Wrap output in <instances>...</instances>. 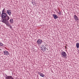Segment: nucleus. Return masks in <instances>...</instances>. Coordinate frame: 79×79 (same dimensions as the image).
I'll return each mask as SVG.
<instances>
[{"mask_svg":"<svg viewBox=\"0 0 79 79\" xmlns=\"http://www.w3.org/2000/svg\"><path fill=\"white\" fill-rule=\"evenodd\" d=\"M6 79H14L13 77H12V76H7L6 77Z\"/></svg>","mask_w":79,"mask_h":79,"instance_id":"nucleus-9","label":"nucleus"},{"mask_svg":"<svg viewBox=\"0 0 79 79\" xmlns=\"http://www.w3.org/2000/svg\"><path fill=\"white\" fill-rule=\"evenodd\" d=\"M7 15L5 13H2L1 14V16L2 18H5Z\"/></svg>","mask_w":79,"mask_h":79,"instance_id":"nucleus-3","label":"nucleus"},{"mask_svg":"<svg viewBox=\"0 0 79 79\" xmlns=\"http://www.w3.org/2000/svg\"><path fill=\"white\" fill-rule=\"evenodd\" d=\"M38 74L40 76H41V77H45V75L43 73H42L40 72H38Z\"/></svg>","mask_w":79,"mask_h":79,"instance_id":"nucleus-6","label":"nucleus"},{"mask_svg":"<svg viewBox=\"0 0 79 79\" xmlns=\"http://www.w3.org/2000/svg\"><path fill=\"white\" fill-rule=\"evenodd\" d=\"M6 24V26H9V23H5Z\"/></svg>","mask_w":79,"mask_h":79,"instance_id":"nucleus-18","label":"nucleus"},{"mask_svg":"<svg viewBox=\"0 0 79 79\" xmlns=\"http://www.w3.org/2000/svg\"><path fill=\"white\" fill-rule=\"evenodd\" d=\"M58 14L59 15H61V12L59 11V12H58Z\"/></svg>","mask_w":79,"mask_h":79,"instance_id":"nucleus-16","label":"nucleus"},{"mask_svg":"<svg viewBox=\"0 0 79 79\" xmlns=\"http://www.w3.org/2000/svg\"><path fill=\"white\" fill-rule=\"evenodd\" d=\"M74 18L75 19L76 21H77L78 20V17L76 15L74 16Z\"/></svg>","mask_w":79,"mask_h":79,"instance_id":"nucleus-11","label":"nucleus"},{"mask_svg":"<svg viewBox=\"0 0 79 79\" xmlns=\"http://www.w3.org/2000/svg\"><path fill=\"white\" fill-rule=\"evenodd\" d=\"M53 16L54 18V19H56L57 18H58V16L57 15L55 14H53Z\"/></svg>","mask_w":79,"mask_h":79,"instance_id":"nucleus-8","label":"nucleus"},{"mask_svg":"<svg viewBox=\"0 0 79 79\" xmlns=\"http://www.w3.org/2000/svg\"><path fill=\"white\" fill-rule=\"evenodd\" d=\"M10 23H13V19H10Z\"/></svg>","mask_w":79,"mask_h":79,"instance_id":"nucleus-13","label":"nucleus"},{"mask_svg":"<svg viewBox=\"0 0 79 79\" xmlns=\"http://www.w3.org/2000/svg\"><path fill=\"white\" fill-rule=\"evenodd\" d=\"M3 44H2V43H1V44H0V45L1 46H3Z\"/></svg>","mask_w":79,"mask_h":79,"instance_id":"nucleus-17","label":"nucleus"},{"mask_svg":"<svg viewBox=\"0 0 79 79\" xmlns=\"http://www.w3.org/2000/svg\"><path fill=\"white\" fill-rule=\"evenodd\" d=\"M42 43V40H41L40 39H39L37 41V44H38V45H40Z\"/></svg>","mask_w":79,"mask_h":79,"instance_id":"nucleus-4","label":"nucleus"},{"mask_svg":"<svg viewBox=\"0 0 79 79\" xmlns=\"http://www.w3.org/2000/svg\"><path fill=\"white\" fill-rule=\"evenodd\" d=\"M6 12V10L4 8V9L2 10V13H5Z\"/></svg>","mask_w":79,"mask_h":79,"instance_id":"nucleus-15","label":"nucleus"},{"mask_svg":"<svg viewBox=\"0 0 79 79\" xmlns=\"http://www.w3.org/2000/svg\"><path fill=\"white\" fill-rule=\"evenodd\" d=\"M61 56L62 57L65 58V57H66V56H67V54H66V53L64 51H63L61 53Z\"/></svg>","mask_w":79,"mask_h":79,"instance_id":"nucleus-1","label":"nucleus"},{"mask_svg":"<svg viewBox=\"0 0 79 79\" xmlns=\"http://www.w3.org/2000/svg\"><path fill=\"white\" fill-rule=\"evenodd\" d=\"M41 49L43 52H45L47 50L46 47L44 45L42 46Z\"/></svg>","mask_w":79,"mask_h":79,"instance_id":"nucleus-2","label":"nucleus"},{"mask_svg":"<svg viewBox=\"0 0 79 79\" xmlns=\"http://www.w3.org/2000/svg\"><path fill=\"white\" fill-rule=\"evenodd\" d=\"M7 13L9 15H11V10H8L7 11Z\"/></svg>","mask_w":79,"mask_h":79,"instance_id":"nucleus-7","label":"nucleus"},{"mask_svg":"<svg viewBox=\"0 0 79 79\" xmlns=\"http://www.w3.org/2000/svg\"><path fill=\"white\" fill-rule=\"evenodd\" d=\"M5 19H6L7 21H8L10 19V17L9 16H8V15H6V17L5 18Z\"/></svg>","mask_w":79,"mask_h":79,"instance_id":"nucleus-12","label":"nucleus"},{"mask_svg":"<svg viewBox=\"0 0 79 79\" xmlns=\"http://www.w3.org/2000/svg\"><path fill=\"white\" fill-rule=\"evenodd\" d=\"M4 53L5 55H7L9 54L8 53V52L6 50L4 52Z\"/></svg>","mask_w":79,"mask_h":79,"instance_id":"nucleus-10","label":"nucleus"},{"mask_svg":"<svg viewBox=\"0 0 79 79\" xmlns=\"http://www.w3.org/2000/svg\"><path fill=\"white\" fill-rule=\"evenodd\" d=\"M0 15H1V12L0 11Z\"/></svg>","mask_w":79,"mask_h":79,"instance_id":"nucleus-19","label":"nucleus"},{"mask_svg":"<svg viewBox=\"0 0 79 79\" xmlns=\"http://www.w3.org/2000/svg\"><path fill=\"white\" fill-rule=\"evenodd\" d=\"M2 23H5V24H6V23H7L8 22V21H7L5 19H3L2 21Z\"/></svg>","mask_w":79,"mask_h":79,"instance_id":"nucleus-5","label":"nucleus"},{"mask_svg":"<svg viewBox=\"0 0 79 79\" xmlns=\"http://www.w3.org/2000/svg\"><path fill=\"white\" fill-rule=\"evenodd\" d=\"M76 47L77 48H79V44L78 43H77L76 44Z\"/></svg>","mask_w":79,"mask_h":79,"instance_id":"nucleus-14","label":"nucleus"}]
</instances>
